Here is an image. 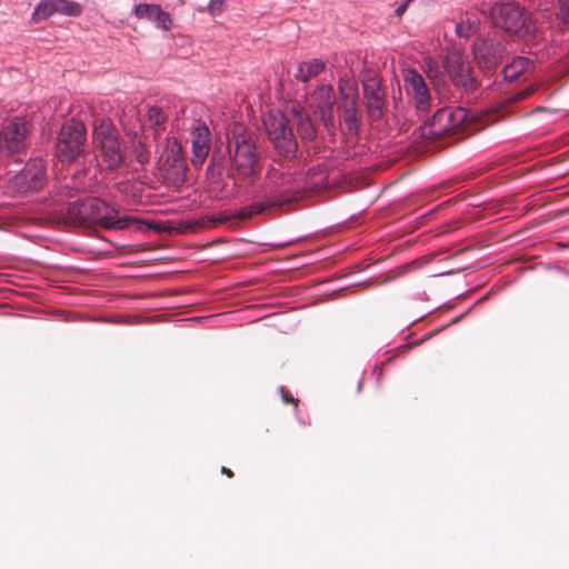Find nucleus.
I'll return each mask as SVG.
<instances>
[{
	"instance_id": "nucleus-14",
	"label": "nucleus",
	"mask_w": 569,
	"mask_h": 569,
	"mask_svg": "<svg viewBox=\"0 0 569 569\" xmlns=\"http://www.w3.org/2000/svg\"><path fill=\"white\" fill-rule=\"evenodd\" d=\"M362 89L369 118L371 120L381 119L386 106V94L382 90L380 79L375 74L365 77L362 80Z\"/></svg>"
},
{
	"instance_id": "nucleus-7",
	"label": "nucleus",
	"mask_w": 569,
	"mask_h": 569,
	"mask_svg": "<svg viewBox=\"0 0 569 569\" xmlns=\"http://www.w3.org/2000/svg\"><path fill=\"white\" fill-rule=\"evenodd\" d=\"M87 129L81 121L71 120L60 130L57 152L62 161L71 162L86 153Z\"/></svg>"
},
{
	"instance_id": "nucleus-3",
	"label": "nucleus",
	"mask_w": 569,
	"mask_h": 569,
	"mask_svg": "<svg viewBox=\"0 0 569 569\" xmlns=\"http://www.w3.org/2000/svg\"><path fill=\"white\" fill-rule=\"evenodd\" d=\"M481 119L465 108H442L421 127V137L433 140L460 131H477L481 128Z\"/></svg>"
},
{
	"instance_id": "nucleus-26",
	"label": "nucleus",
	"mask_w": 569,
	"mask_h": 569,
	"mask_svg": "<svg viewBox=\"0 0 569 569\" xmlns=\"http://www.w3.org/2000/svg\"><path fill=\"white\" fill-rule=\"evenodd\" d=\"M537 89H538L537 84H530L527 88L521 89V90L517 91L516 93H513L512 96H510L508 98V101L510 103L522 101V100L527 99L528 97H530L531 94H533V92H536Z\"/></svg>"
},
{
	"instance_id": "nucleus-31",
	"label": "nucleus",
	"mask_w": 569,
	"mask_h": 569,
	"mask_svg": "<svg viewBox=\"0 0 569 569\" xmlns=\"http://www.w3.org/2000/svg\"><path fill=\"white\" fill-rule=\"evenodd\" d=\"M410 1H411V0H407V1H405L402 4H400V6L396 9V14H397L398 17H401V16L406 12V10H407L408 4H409V2H410Z\"/></svg>"
},
{
	"instance_id": "nucleus-13",
	"label": "nucleus",
	"mask_w": 569,
	"mask_h": 569,
	"mask_svg": "<svg viewBox=\"0 0 569 569\" xmlns=\"http://www.w3.org/2000/svg\"><path fill=\"white\" fill-rule=\"evenodd\" d=\"M341 94L342 118L348 131L357 133L359 130L358 87L355 81L347 80L339 86Z\"/></svg>"
},
{
	"instance_id": "nucleus-18",
	"label": "nucleus",
	"mask_w": 569,
	"mask_h": 569,
	"mask_svg": "<svg viewBox=\"0 0 569 569\" xmlns=\"http://www.w3.org/2000/svg\"><path fill=\"white\" fill-rule=\"evenodd\" d=\"M190 140L192 144L193 164H202L211 150V134L209 128L198 121L190 129Z\"/></svg>"
},
{
	"instance_id": "nucleus-17",
	"label": "nucleus",
	"mask_w": 569,
	"mask_h": 569,
	"mask_svg": "<svg viewBox=\"0 0 569 569\" xmlns=\"http://www.w3.org/2000/svg\"><path fill=\"white\" fill-rule=\"evenodd\" d=\"M405 87L419 110L430 106V93L425 79L415 69H407L403 74Z\"/></svg>"
},
{
	"instance_id": "nucleus-25",
	"label": "nucleus",
	"mask_w": 569,
	"mask_h": 569,
	"mask_svg": "<svg viewBox=\"0 0 569 569\" xmlns=\"http://www.w3.org/2000/svg\"><path fill=\"white\" fill-rule=\"evenodd\" d=\"M479 24H480L479 19L468 17L467 19L461 20L456 26V33L460 38H469L470 36H472L473 33H476L478 31Z\"/></svg>"
},
{
	"instance_id": "nucleus-16",
	"label": "nucleus",
	"mask_w": 569,
	"mask_h": 569,
	"mask_svg": "<svg viewBox=\"0 0 569 569\" xmlns=\"http://www.w3.org/2000/svg\"><path fill=\"white\" fill-rule=\"evenodd\" d=\"M82 12V7L70 0H43L41 1L33 14L32 20L34 22L46 20L53 13H61L68 17H78Z\"/></svg>"
},
{
	"instance_id": "nucleus-2",
	"label": "nucleus",
	"mask_w": 569,
	"mask_h": 569,
	"mask_svg": "<svg viewBox=\"0 0 569 569\" xmlns=\"http://www.w3.org/2000/svg\"><path fill=\"white\" fill-rule=\"evenodd\" d=\"M66 224L80 226L97 223L106 229L124 230L131 223H138L130 217H118V212L110 209L106 202L97 198H86L68 206L63 217Z\"/></svg>"
},
{
	"instance_id": "nucleus-6",
	"label": "nucleus",
	"mask_w": 569,
	"mask_h": 569,
	"mask_svg": "<svg viewBox=\"0 0 569 569\" xmlns=\"http://www.w3.org/2000/svg\"><path fill=\"white\" fill-rule=\"evenodd\" d=\"M263 126L277 152L286 159L293 158L298 151V142L288 118L279 111H269L264 114Z\"/></svg>"
},
{
	"instance_id": "nucleus-27",
	"label": "nucleus",
	"mask_w": 569,
	"mask_h": 569,
	"mask_svg": "<svg viewBox=\"0 0 569 569\" xmlns=\"http://www.w3.org/2000/svg\"><path fill=\"white\" fill-rule=\"evenodd\" d=\"M426 67H427L426 72H427L428 78L433 81L438 80L440 72L438 70L437 62L432 59H428V60H426Z\"/></svg>"
},
{
	"instance_id": "nucleus-29",
	"label": "nucleus",
	"mask_w": 569,
	"mask_h": 569,
	"mask_svg": "<svg viewBox=\"0 0 569 569\" xmlns=\"http://www.w3.org/2000/svg\"><path fill=\"white\" fill-rule=\"evenodd\" d=\"M223 0H210L208 10L212 16H218L223 11Z\"/></svg>"
},
{
	"instance_id": "nucleus-19",
	"label": "nucleus",
	"mask_w": 569,
	"mask_h": 569,
	"mask_svg": "<svg viewBox=\"0 0 569 569\" xmlns=\"http://www.w3.org/2000/svg\"><path fill=\"white\" fill-rule=\"evenodd\" d=\"M475 58L482 68H496L502 59L501 43L496 40L483 41L475 49Z\"/></svg>"
},
{
	"instance_id": "nucleus-12",
	"label": "nucleus",
	"mask_w": 569,
	"mask_h": 569,
	"mask_svg": "<svg viewBox=\"0 0 569 569\" xmlns=\"http://www.w3.org/2000/svg\"><path fill=\"white\" fill-rule=\"evenodd\" d=\"M163 167L167 170V179H171L176 187L184 182L186 160L181 143L177 139H168L163 153Z\"/></svg>"
},
{
	"instance_id": "nucleus-28",
	"label": "nucleus",
	"mask_w": 569,
	"mask_h": 569,
	"mask_svg": "<svg viewBox=\"0 0 569 569\" xmlns=\"http://www.w3.org/2000/svg\"><path fill=\"white\" fill-rule=\"evenodd\" d=\"M559 16L565 23H569V0H558Z\"/></svg>"
},
{
	"instance_id": "nucleus-32",
	"label": "nucleus",
	"mask_w": 569,
	"mask_h": 569,
	"mask_svg": "<svg viewBox=\"0 0 569 569\" xmlns=\"http://www.w3.org/2000/svg\"><path fill=\"white\" fill-rule=\"evenodd\" d=\"M221 473L227 476L228 478H232L234 476L233 471L227 467L221 468Z\"/></svg>"
},
{
	"instance_id": "nucleus-11",
	"label": "nucleus",
	"mask_w": 569,
	"mask_h": 569,
	"mask_svg": "<svg viewBox=\"0 0 569 569\" xmlns=\"http://www.w3.org/2000/svg\"><path fill=\"white\" fill-rule=\"evenodd\" d=\"M46 181V164L42 159H32L14 176L13 184L21 193L39 190Z\"/></svg>"
},
{
	"instance_id": "nucleus-33",
	"label": "nucleus",
	"mask_w": 569,
	"mask_h": 569,
	"mask_svg": "<svg viewBox=\"0 0 569 569\" xmlns=\"http://www.w3.org/2000/svg\"><path fill=\"white\" fill-rule=\"evenodd\" d=\"M542 111H543V112H545V111H549V109H548V108H545V107H538V108H536V109H533V110H532V112H542Z\"/></svg>"
},
{
	"instance_id": "nucleus-15",
	"label": "nucleus",
	"mask_w": 569,
	"mask_h": 569,
	"mask_svg": "<svg viewBox=\"0 0 569 569\" xmlns=\"http://www.w3.org/2000/svg\"><path fill=\"white\" fill-rule=\"evenodd\" d=\"M311 103L315 106L323 126L327 129L332 128L335 124L333 106L336 103L333 88L327 84L318 87L311 96Z\"/></svg>"
},
{
	"instance_id": "nucleus-1",
	"label": "nucleus",
	"mask_w": 569,
	"mask_h": 569,
	"mask_svg": "<svg viewBox=\"0 0 569 569\" xmlns=\"http://www.w3.org/2000/svg\"><path fill=\"white\" fill-rule=\"evenodd\" d=\"M302 191L303 187L296 176L284 172L282 168L270 166L266 172V182L262 190L263 200L240 209L237 217L249 219L254 214L264 212L267 209L281 208L298 200Z\"/></svg>"
},
{
	"instance_id": "nucleus-10",
	"label": "nucleus",
	"mask_w": 569,
	"mask_h": 569,
	"mask_svg": "<svg viewBox=\"0 0 569 569\" xmlns=\"http://www.w3.org/2000/svg\"><path fill=\"white\" fill-rule=\"evenodd\" d=\"M443 67L456 87L467 92L477 88V81L471 74V67L461 51H449L445 57Z\"/></svg>"
},
{
	"instance_id": "nucleus-5",
	"label": "nucleus",
	"mask_w": 569,
	"mask_h": 569,
	"mask_svg": "<svg viewBox=\"0 0 569 569\" xmlns=\"http://www.w3.org/2000/svg\"><path fill=\"white\" fill-rule=\"evenodd\" d=\"M490 16L496 27L510 33L529 37L536 30L530 14L515 2L495 4Z\"/></svg>"
},
{
	"instance_id": "nucleus-8",
	"label": "nucleus",
	"mask_w": 569,
	"mask_h": 569,
	"mask_svg": "<svg viewBox=\"0 0 569 569\" xmlns=\"http://www.w3.org/2000/svg\"><path fill=\"white\" fill-rule=\"evenodd\" d=\"M93 142L100 148L102 160L110 170H116L122 164L124 156L119 136L109 121L102 120L99 124L94 126Z\"/></svg>"
},
{
	"instance_id": "nucleus-23",
	"label": "nucleus",
	"mask_w": 569,
	"mask_h": 569,
	"mask_svg": "<svg viewBox=\"0 0 569 569\" xmlns=\"http://www.w3.org/2000/svg\"><path fill=\"white\" fill-rule=\"evenodd\" d=\"M326 68V62L321 59H312L299 63L295 78L301 82H308L318 74H320Z\"/></svg>"
},
{
	"instance_id": "nucleus-21",
	"label": "nucleus",
	"mask_w": 569,
	"mask_h": 569,
	"mask_svg": "<svg viewBox=\"0 0 569 569\" xmlns=\"http://www.w3.org/2000/svg\"><path fill=\"white\" fill-rule=\"evenodd\" d=\"M291 114L297 124V131L302 140L311 141L317 137V128L308 112L299 103L291 107Z\"/></svg>"
},
{
	"instance_id": "nucleus-20",
	"label": "nucleus",
	"mask_w": 569,
	"mask_h": 569,
	"mask_svg": "<svg viewBox=\"0 0 569 569\" xmlns=\"http://www.w3.org/2000/svg\"><path fill=\"white\" fill-rule=\"evenodd\" d=\"M133 12L138 19L156 22L164 31H169L172 27L170 14L163 11L159 4L139 3L133 8Z\"/></svg>"
},
{
	"instance_id": "nucleus-30",
	"label": "nucleus",
	"mask_w": 569,
	"mask_h": 569,
	"mask_svg": "<svg viewBox=\"0 0 569 569\" xmlns=\"http://www.w3.org/2000/svg\"><path fill=\"white\" fill-rule=\"evenodd\" d=\"M280 393H281L282 400L286 403H291V405H295L296 407L298 406L299 400L293 398L292 395L289 391H287L284 387L280 388Z\"/></svg>"
},
{
	"instance_id": "nucleus-24",
	"label": "nucleus",
	"mask_w": 569,
	"mask_h": 569,
	"mask_svg": "<svg viewBox=\"0 0 569 569\" xmlns=\"http://www.w3.org/2000/svg\"><path fill=\"white\" fill-rule=\"evenodd\" d=\"M144 117L146 122L154 131V133H159L161 130H163L168 120V114L162 108L158 106H149Z\"/></svg>"
},
{
	"instance_id": "nucleus-9",
	"label": "nucleus",
	"mask_w": 569,
	"mask_h": 569,
	"mask_svg": "<svg viewBox=\"0 0 569 569\" xmlns=\"http://www.w3.org/2000/svg\"><path fill=\"white\" fill-rule=\"evenodd\" d=\"M30 126L23 118L11 119L0 130V159L20 157L27 149Z\"/></svg>"
},
{
	"instance_id": "nucleus-22",
	"label": "nucleus",
	"mask_w": 569,
	"mask_h": 569,
	"mask_svg": "<svg viewBox=\"0 0 569 569\" xmlns=\"http://www.w3.org/2000/svg\"><path fill=\"white\" fill-rule=\"evenodd\" d=\"M533 68L531 60L525 57H516L503 69V77L507 81H517L522 74L530 72Z\"/></svg>"
},
{
	"instance_id": "nucleus-4",
	"label": "nucleus",
	"mask_w": 569,
	"mask_h": 569,
	"mask_svg": "<svg viewBox=\"0 0 569 569\" xmlns=\"http://www.w3.org/2000/svg\"><path fill=\"white\" fill-rule=\"evenodd\" d=\"M231 156L230 174L234 179L246 180L260 173V157L252 137L242 127L234 130L229 142Z\"/></svg>"
}]
</instances>
